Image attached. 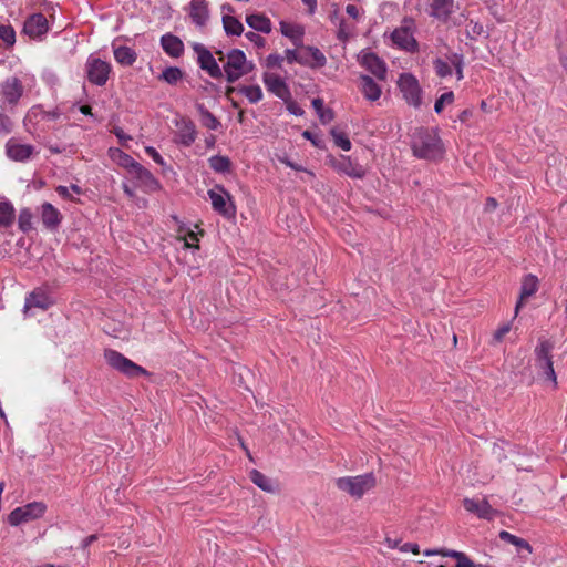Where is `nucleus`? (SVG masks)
Masks as SVG:
<instances>
[{
    "label": "nucleus",
    "mask_w": 567,
    "mask_h": 567,
    "mask_svg": "<svg viewBox=\"0 0 567 567\" xmlns=\"http://www.w3.org/2000/svg\"><path fill=\"white\" fill-rule=\"evenodd\" d=\"M412 148L415 156L426 159H436L444 153L443 144L437 133L425 128H420L414 133Z\"/></svg>",
    "instance_id": "obj_1"
},
{
    "label": "nucleus",
    "mask_w": 567,
    "mask_h": 567,
    "mask_svg": "<svg viewBox=\"0 0 567 567\" xmlns=\"http://www.w3.org/2000/svg\"><path fill=\"white\" fill-rule=\"evenodd\" d=\"M254 68L255 64L247 60L246 54L241 50L233 49L227 53L226 62L221 70L226 74V80L233 83L250 73Z\"/></svg>",
    "instance_id": "obj_2"
},
{
    "label": "nucleus",
    "mask_w": 567,
    "mask_h": 567,
    "mask_svg": "<svg viewBox=\"0 0 567 567\" xmlns=\"http://www.w3.org/2000/svg\"><path fill=\"white\" fill-rule=\"evenodd\" d=\"M336 486L354 498H361L375 486V477L372 473L357 476H343L336 481Z\"/></svg>",
    "instance_id": "obj_3"
},
{
    "label": "nucleus",
    "mask_w": 567,
    "mask_h": 567,
    "mask_svg": "<svg viewBox=\"0 0 567 567\" xmlns=\"http://www.w3.org/2000/svg\"><path fill=\"white\" fill-rule=\"evenodd\" d=\"M554 349V343L545 338L538 339V344L536 346L534 353H535V361H536V368L543 371L544 375L547 380H549L553 385L555 386L557 384L556 373L553 367V360H551V351Z\"/></svg>",
    "instance_id": "obj_4"
},
{
    "label": "nucleus",
    "mask_w": 567,
    "mask_h": 567,
    "mask_svg": "<svg viewBox=\"0 0 567 567\" xmlns=\"http://www.w3.org/2000/svg\"><path fill=\"white\" fill-rule=\"evenodd\" d=\"M104 358L110 367L125 374L126 377L134 378L137 375H147V371L143 367L137 365L118 351L107 349L104 351Z\"/></svg>",
    "instance_id": "obj_5"
},
{
    "label": "nucleus",
    "mask_w": 567,
    "mask_h": 567,
    "mask_svg": "<svg viewBox=\"0 0 567 567\" xmlns=\"http://www.w3.org/2000/svg\"><path fill=\"white\" fill-rule=\"evenodd\" d=\"M213 209L225 218H233L236 215V206L230 194L221 185H216L208 192Z\"/></svg>",
    "instance_id": "obj_6"
},
{
    "label": "nucleus",
    "mask_w": 567,
    "mask_h": 567,
    "mask_svg": "<svg viewBox=\"0 0 567 567\" xmlns=\"http://www.w3.org/2000/svg\"><path fill=\"white\" fill-rule=\"evenodd\" d=\"M45 511L47 505L44 503L32 502L14 508L8 516V523L11 526H19L42 517Z\"/></svg>",
    "instance_id": "obj_7"
},
{
    "label": "nucleus",
    "mask_w": 567,
    "mask_h": 567,
    "mask_svg": "<svg viewBox=\"0 0 567 567\" xmlns=\"http://www.w3.org/2000/svg\"><path fill=\"white\" fill-rule=\"evenodd\" d=\"M413 27L414 23L412 20H404L403 24L396 28L391 34L393 43L405 51H415L417 42L414 38Z\"/></svg>",
    "instance_id": "obj_8"
},
{
    "label": "nucleus",
    "mask_w": 567,
    "mask_h": 567,
    "mask_svg": "<svg viewBox=\"0 0 567 567\" xmlns=\"http://www.w3.org/2000/svg\"><path fill=\"white\" fill-rule=\"evenodd\" d=\"M23 86L18 78H9L0 84V106L16 105L22 96Z\"/></svg>",
    "instance_id": "obj_9"
},
{
    "label": "nucleus",
    "mask_w": 567,
    "mask_h": 567,
    "mask_svg": "<svg viewBox=\"0 0 567 567\" xmlns=\"http://www.w3.org/2000/svg\"><path fill=\"white\" fill-rule=\"evenodd\" d=\"M398 85L404 100L412 106L421 105V89L417 80L412 74H401Z\"/></svg>",
    "instance_id": "obj_10"
},
{
    "label": "nucleus",
    "mask_w": 567,
    "mask_h": 567,
    "mask_svg": "<svg viewBox=\"0 0 567 567\" xmlns=\"http://www.w3.org/2000/svg\"><path fill=\"white\" fill-rule=\"evenodd\" d=\"M111 65L99 58L91 55L86 62L87 79L96 85H104L109 79Z\"/></svg>",
    "instance_id": "obj_11"
},
{
    "label": "nucleus",
    "mask_w": 567,
    "mask_h": 567,
    "mask_svg": "<svg viewBox=\"0 0 567 567\" xmlns=\"http://www.w3.org/2000/svg\"><path fill=\"white\" fill-rule=\"evenodd\" d=\"M176 127L175 142L183 146H190L196 137L197 131L194 122L187 117L178 116L174 120Z\"/></svg>",
    "instance_id": "obj_12"
},
{
    "label": "nucleus",
    "mask_w": 567,
    "mask_h": 567,
    "mask_svg": "<svg viewBox=\"0 0 567 567\" xmlns=\"http://www.w3.org/2000/svg\"><path fill=\"white\" fill-rule=\"evenodd\" d=\"M193 50L197 54V60L200 68L215 79L223 76V70L216 62L213 54L203 45L202 43L195 42L193 43Z\"/></svg>",
    "instance_id": "obj_13"
},
{
    "label": "nucleus",
    "mask_w": 567,
    "mask_h": 567,
    "mask_svg": "<svg viewBox=\"0 0 567 567\" xmlns=\"http://www.w3.org/2000/svg\"><path fill=\"white\" fill-rule=\"evenodd\" d=\"M34 153L35 148L33 145L23 144L18 138L12 137L6 143V154L11 161L27 162Z\"/></svg>",
    "instance_id": "obj_14"
},
{
    "label": "nucleus",
    "mask_w": 567,
    "mask_h": 567,
    "mask_svg": "<svg viewBox=\"0 0 567 567\" xmlns=\"http://www.w3.org/2000/svg\"><path fill=\"white\" fill-rule=\"evenodd\" d=\"M135 186L144 193H154L161 189V184L157 178L143 165H140L131 175Z\"/></svg>",
    "instance_id": "obj_15"
},
{
    "label": "nucleus",
    "mask_w": 567,
    "mask_h": 567,
    "mask_svg": "<svg viewBox=\"0 0 567 567\" xmlns=\"http://www.w3.org/2000/svg\"><path fill=\"white\" fill-rule=\"evenodd\" d=\"M463 506L467 512L482 519L492 520L496 516V511L486 498H464Z\"/></svg>",
    "instance_id": "obj_16"
},
{
    "label": "nucleus",
    "mask_w": 567,
    "mask_h": 567,
    "mask_svg": "<svg viewBox=\"0 0 567 567\" xmlns=\"http://www.w3.org/2000/svg\"><path fill=\"white\" fill-rule=\"evenodd\" d=\"M48 31L49 22L42 13H33L24 21L23 32L31 39H41Z\"/></svg>",
    "instance_id": "obj_17"
},
{
    "label": "nucleus",
    "mask_w": 567,
    "mask_h": 567,
    "mask_svg": "<svg viewBox=\"0 0 567 567\" xmlns=\"http://www.w3.org/2000/svg\"><path fill=\"white\" fill-rule=\"evenodd\" d=\"M360 63L369 72H371L379 80H384L386 75L385 63L372 52H363L360 55Z\"/></svg>",
    "instance_id": "obj_18"
},
{
    "label": "nucleus",
    "mask_w": 567,
    "mask_h": 567,
    "mask_svg": "<svg viewBox=\"0 0 567 567\" xmlns=\"http://www.w3.org/2000/svg\"><path fill=\"white\" fill-rule=\"evenodd\" d=\"M262 80L269 92L281 100L288 99L290 94L289 89L281 76L275 73L266 72L262 75Z\"/></svg>",
    "instance_id": "obj_19"
},
{
    "label": "nucleus",
    "mask_w": 567,
    "mask_h": 567,
    "mask_svg": "<svg viewBox=\"0 0 567 567\" xmlns=\"http://www.w3.org/2000/svg\"><path fill=\"white\" fill-rule=\"evenodd\" d=\"M188 13L194 24L200 28L206 25L209 19L208 2L206 0H190Z\"/></svg>",
    "instance_id": "obj_20"
},
{
    "label": "nucleus",
    "mask_w": 567,
    "mask_h": 567,
    "mask_svg": "<svg viewBox=\"0 0 567 567\" xmlns=\"http://www.w3.org/2000/svg\"><path fill=\"white\" fill-rule=\"evenodd\" d=\"M52 305L50 296L43 289H35L27 298L24 303V312L28 313L32 308L42 310L48 309Z\"/></svg>",
    "instance_id": "obj_21"
},
{
    "label": "nucleus",
    "mask_w": 567,
    "mask_h": 567,
    "mask_svg": "<svg viewBox=\"0 0 567 567\" xmlns=\"http://www.w3.org/2000/svg\"><path fill=\"white\" fill-rule=\"evenodd\" d=\"M161 45L164 52L172 58H179L184 52L183 41L172 33L162 35Z\"/></svg>",
    "instance_id": "obj_22"
},
{
    "label": "nucleus",
    "mask_w": 567,
    "mask_h": 567,
    "mask_svg": "<svg viewBox=\"0 0 567 567\" xmlns=\"http://www.w3.org/2000/svg\"><path fill=\"white\" fill-rule=\"evenodd\" d=\"M430 8L432 17L446 21L454 11V0H431Z\"/></svg>",
    "instance_id": "obj_23"
},
{
    "label": "nucleus",
    "mask_w": 567,
    "mask_h": 567,
    "mask_svg": "<svg viewBox=\"0 0 567 567\" xmlns=\"http://www.w3.org/2000/svg\"><path fill=\"white\" fill-rule=\"evenodd\" d=\"M538 289V279L536 276L529 274L524 277L520 288V299L515 307V315L518 313L523 305V300L532 297Z\"/></svg>",
    "instance_id": "obj_24"
},
{
    "label": "nucleus",
    "mask_w": 567,
    "mask_h": 567,
    "mask_svg": "<svg viewBox=\"0 0 567 567\" xmlns=\"http://www.w3.org/2000/svg\"><path fill=\"white\" fill-rule=\"evenodd\" d=\"M360 90L364 97L371 102L379 100L381 96V87L368 75L360 76Z\"/></svg>",
    "instance_id": "obj_25"
},
{
    "label": "nucleus",
    "mask_w": 567,
    "mask_h": 567,
    "mask_svg": "<svg viewBox=\"0 0 567 567\" xmlns=\"http://www.w3.org/2000/svg\"><path fill=\"white\" fill-rule=\"evenodd\" d=\"M61 117V112L55 109L53 111H45L41 106H33L27 114L25 120L29 122L35 121L37 123L41 121H56Z\"/></svg>",
    "instance_id": "obj_26"
},
{
    "label": "nucleus",
    "mask_w": 567,
    "mask_h": 567,
    "mask_svg": "<svg viewBox=\"0 0 567 567\" xmlns=\"http://www.w3.org/2000/svg\"><path fill=\"white\" fill-rule=\"evenodd\" d=\"M42 223L49 229H55L61 223V214L51 204L45 203L42 205Z\"/></svg>",
    "instance_id": "obj_27"
},
{
    "label": "nucleus",
    "mask_w": 567,
    "mask_h": 567,
    "mask_svg": "<svg viewBox=\"0 0 567 567\" xmlns=\"http://www.w3.org/2000/svg\"><path fill=\"white\" fill-rule=\"evenodd\" d=\"M111 155L117 164L125 169H127L130 176L134 173V171L141 165L136 162L131 155L122 152L118 148L111 150Z\"/></svg>",
    "instance_id": "obj_28"
},
{
    "label": "nucleus",
    "mask_w": 567,
    "mask_h": 567,
    "mask_svg": "<svg viewBox=\"0 0 567 567\" xmlns=\"http://www.w3.org/2000/svg\"><path fill=\"white\" fill-rule=\"evenodd\" d=\"M246 23L254 30L262 32V33H270L271 32V22L270 20L259 13L248 14L246 17Z\"/></svg>",
    "instance_id": "obj_29"
},
{
    "label": "nucleus",
    "mask_w": 567,
    "mask_h": 567,
    "mask_svg": "<svg viewBox=\"0 0 567 567\" xmlns=\"http://www.w3.org/2000/svg\"><path fill=\"white\" fill-rule=\"evenodd\" d=\"M280 30L285 37L290 38L295 44L300 45L305 34V30L301 25L282 21L280 22Z\"/></svg>",
    "instance_id": "obj_30"
},
{
    "label": "nucleus",
    "mask_w": 567,
    "mask_h": 567,
    "mask_svg": "<svg viewBox=\"0 0 567 567\" xmlns=\"http://www.w3.org/2000/svg\"><path fill=\"white\" fill-rule=\"evenodd\" d=\"M236 91L235 87H229L227 93ZM250 103L255 104L262 100V91L259 85H244L237 89Z\"/></svg>",
    "instance_id": "obj_31"
},
{
    "label": "nucleus",
    "mask_w": 567,
    "mask_h": 567,
    "mask_svg": "<svg viewBox=\"0 0 567 567\" xmlns=\"http://www.w3.org/2000/svg\"><path fill=\"white\" fill-rule=\"evenodd\" d=\"M114 58L122 65H132L137 58L136 52L130 47L121 45L114 48Z\"/></svg>",
    "instance_id": "obj_32"
},
{
    "label": "nucleus",
    "mask_w": 567,
    "mask_h": 567,
    "mask_svg": "<svg viewBox=\"0 0 567 567\" xmlns=\"http://www.w3.org/2000/svg\"><path fill=\"white\" fill-rule=\"evenodd\" d=\"M221 22L227 35H240L244 32L243 23L231 14H223Z\"/></svg>",
    "instance_id": "obj_33"
},
{
    "label": "nucleus",
    "mask_w": 567,
    "mask_h": 567,
    "mask_svg": "<svg viewBox=\"0 0 567 567\" xmlns=\"http://www.w3.org/2000/svg\"><path fill=\"white\" fill-rule=\"evenodd\" d=\"M249 477L251 482L256 484L260 489L267 493H274L276 491L274 482L261 472L252 470L249 474Z\"/></svg>",
    "instance_id": "obj_34"
},
{
    "label": "nucleus",
    "mask_w": 567,
    "mask_h": 567,
    "mask_svg": "<svg viewBox=\"0 0 567 567\" xmlns=\"http://www.w3.org/2000/svg\"><path fill=\"white\" fill-rule=\"evenodd\" d=\"M14 207L10 202H0V227L7 228L13 224Z\"/></svg>",
    "instance_id": "obj_35"
},
{
    "label": "nucleus",
    "mask_w": 567,
    "mask_h": 567,
    "mask_svg": "<svg viewBox=\"0 0 567 567\" xmlns=\"http://www.w3.org/2000/svg\"><path fill=\"white\" fill-rule=\"evenodd\" d=\"M209 166L216 173H227L230 171V159L227 156L215 155L208 159Z\"/></svg>",
    "instance_id": "obj_36"
},
{
    "label": "nucleus",
    "mask_w": 567,
    "mask_h": 567,
    "mask_svg": "<svg viewBox=\"0 0 567 567\" xmlns=\"http://www.w3.org/2000/svg\"><path fill=\"white\" fill-rule=\"evenodd\" d=\"M499 538L506 543L516 546L518 549H525L526 551L532 553V547L525 539L519 538L506 530H502L499 533Z\"/></svg>",
    "instance_id": "obj_37"
},
{
    "label": "nucleus",
    "mask_w": 567,
    "mask_h": 567,
    "mask_svg": "<svg viewBox=\"0 0 567 567\" xmlns=\"http://www.w3.org/2000/svg\"><path fill=\"white\" fill-rule=\"evenodd\" d=\"M312 106L323 124L330 123L333 120V112L324 107L321 99L312 100Z\"/></svg>",
    "instance_id": "obj_38"
},
{
    "label": "nucleus",
    "mask_w": 567,
    "mask_h": 567,
    "mask_svg": "<svg viewBox=\"0 0 567 567\" xmlns=\"http://www.w3.org/2000/svg\"><path fill=\"white\" fill-rule=\"evenodd\" d=\"M340 168L350 177L362 178L364 168L361 165L353 164L350 159H344Z\"/></svg>",
    "instance_id": "obj_39"
},
{
    "label": "nucleus",
    "mask_w": 567,
    "mask_h": 567,
    "mask_svg": "<svg viewBox=\"0 0 567 567\" xmlns=\"http://www.w3.org/2000/svg\"><path fill=\"white\" fill-rule=\"evenodd\" d=\"M183 78V72L177 66H168L166 68L159 79L165 81L168 84H176Z\"/></svg>",
    "instance_id": "obj_40"
},
{
    "label": "nucleus",
    "mask_w": 567,
    "mask_h": 567,
    "mask_svg": "<svg viewBox=\"0 0 567 567\" xmlns=\"http://www.w3.org/2000/svg\"><path fill=\"white\" fill-rule=\"evenodd\" d=\"M198 111L202 115L203 124L209 130H217L220 122L203 105L198 106Z\"/></svg>",
    "instance_id": "obj_41"
},
{
    "label": "nucleus",
    "mask_w": 567,
    "mask_h": 567,
    "mask_svg": "<svg viewBox=\"0 0 567 567\" xmlns=\"http://www.w3.org/2000/svg\"><path fill=\"white\" fill-rule=\"evenodd\" d=\"M19 228L23 233H28L32 228V213L28 208H23L19 213Z\"/></svg>",
    "instance_id": "obj_42"
},
{
    "label": "nucleus",
    "mask_w": 567,
    "mask_h": 567,
    "mask_svg": "<svg viewBox=\"0 0 567 567\" xmlns=\"http://www.w3.org/2000/svg\"><path fill=\"white\" fill-rule=\"evenodd\" d=\"M309 53H310V68H321L326 65L327 59L324 54L315 47H309Z\"/></svg>",
    "instance_id": "obj_43"
},
{
    "label": "nucleus",
    "mask_w": 567,
    "mask_h": 567,
    "mask_svg": "<svg viewBox=\"0 0 567 567\" xmlns=\"http://www.w3.org/2000/svg\"><path fill=\"white\" fill-rule=\"evenodd\" d=\"M466 34L470 39L476 40L478 37L485 33L484 27L482 23L470 20L465 27Z\"/></svg>",
    "instance_id": "obj_44"
},
{
    "label": "nucleus",
    "mask_w": 567,
    "mask_h": 567,
    "mask_svg": "<svg viewBox=\"0 0 567 567\" xmlns=\"http://www.w3.org/2000/svg\"><path fill=\"white\" fill-rule=\"evenodd\" d=\"M444 556H450L456 559V567H474L473 561L463 553L456 550H446Z\"/></svg>",
    "instance_id": "obj_45"
},
{
    "label": "nucleus",
    "mask_w": 567,
    "mask_h": 567,
    "mask_svg": "<svg viewBox=\"0 0 567 567\" xmlns=\"http://www.w3.org/2000/svg\"><path fill=\"white\" fill-rule=\"evenodd\" d=\"M452 64H451V61L449 60L447 61H444L442 59H436L434 61V69H435V72L436 74L440 76V78H446L449 75L452 74Z\"/></svg>",
    "instance_id": "obj_46"
},
{
    "label": "nucleus",
    "mask_w": 567,
    "mask_h": 567,
    "mask_svg": "<svg viewBox=\"0 0 567 567\" xmlns=\"http://www.w3.org/2000/svg\"><path fill=\"white\" fill-rule=\"evenodd\" d=\"M0 39L8 45H12L16 42V32L9 24L0 23Z\"/></svg>",
    "instance_id": "obj_47"
},
{
    "label": "nucleus",
    "mask_w": 567,
    "mask_h": 567,
    "mask_svg": "<svg viewBox=\"0 0 567 567\" xmlns=\"http://www.w3.org/2000/svg\"><path fill=\"white\" fill-rule=\"evenodd\" d=\"M331 135L333 137V141L337 146H339L343 151H350L351 150V142L347 137L346 134L338 132L336 130L331 131Z\"/></svg>",
    "instance_id": "obj_48"
},
{
    "label": "nucleus",
    "mask_w": 567,
    "mask_h": 567,
    "mask_svg": "<svg viewBox=\"0 0 567 567\" xmlns=\"http://www.w3.org/2000/svg\"><path fill=\"white\" fill-rule=\"evenodd\" d=\"M454 100V94L453 92H446L444 94H442L435 102L434 104V111L436 113H441L444 105L446 104H451Z\"/></svg>",
    "instance_id": "obj_49"
},
{
    "label": "nucleus",
    "mask_w": 567,
    "mask_h": 567,
    "mask_svg": "<svg viewBox=\"0 0 567 567\" xmlns=\"http://www.w3.org/2000/svg\"><path fill=\"white\" fill-rule=\"evenodd\" d=\"M178 239L183 240V246L185 248H193V247L198 248V245H193L190 243V241L198 240L197 234L193 230H188L187 234H185L184 236L179 235Z\"/></svg>",
    "instance_id": "obj_50"
},
{
    "label": "nucleus",
    "mask_w": 567,
    "mask_h": 567,
    "mask_svg": "<svg viewBox=\"0 0 567 567\" xmlns=\"http://www.w3.org/2000/svg\"><path fill=\"white\" fill-rule=\"evenodd\" d=\"M450 61H451V64L456 70L457 79L458 80L463 79V70H462L463 69V56L458 55V54H453L450 56Z\"/></svg>",
    "instance_id": "obj_51"
},
{
    "label": "nucleus",
    "mask_w": 567,
    "mask_h": 567,
    "mask_svg": "<svg viewBox=\"0 0 567 567\" xmlns=\"http://www.w3.org/2000/svg\"><path fill=\"white\" fill-rule=\"evenodd\" d=\"M11 131H12L11 120L7 115L0 113V136L9 134Z\"/></svg>",
    "instance_id": "obj_52"
},
{
    "label": "nucleus",
    "mask_w": 567,
    "mask_h": 567,
    "mask_svg": "<svg viewBox=\"0 0 567 567\" xmlns=\"http://www.w3.org/2000/svg\"><path fill=\"white\" fill-rule=\"evenodd\" d=\"M145 152L146 154L152 157V159L161 165V166H164L165 165V161L164 158L162 157V155L153 147V146H146L145 147Z\"/></svg>",
    "instance_id": "obj_53"
},
{
    "label": "nucleus",
    "mask_w": 567,
    "mask_h": 567,
    "mask_svg": "<svg viewBox=\"0 0 567 567\" xmlns=\"http://www.w3.org/2000/svg\"><path fill=\"white\" fill-rule=\"evenodd\" d=\"M245 37L258 48H262L266 43V40L261 35L252 31L247 32Z\"/></svg>",
    "instance_id": "obj_54"
},
{
    "label": "nucleus",
    "mask_w": 567,
    "mask_h": 567,
    "mask_svg": "<svg viewBox=\"0 0 567 567\" xmlns=\"http://www.w3.org/2000/svg\"><path fill=\"white\" fill-rule=\"evenodd\" d=\"M290 168L303 173V176H301V179L303 182H311L315 178V174L311 171H308L307 168L302 167L301 165L293 163Z\"/></svg>",
    "instance_id": "obj_55"
},
{
    "label": "nucleus",
    "mask_w": 567,
    "mask_h": 567,
    "mask_svg": "<svg viewBox=\"0 0 567 567\" xmlns=\"http://www.w3.org/2000/svg\"><path fill=\"white\" fill-rule=\"evenodd\" d=\"M284 56L279 54H270L267 56L266 64L268 68L281 66Z\"/></svg>",
    "instance_id": "obj_56"
},
{
    "label": "nucleus",
    "mask_w": 567,
    "mask_h": 567,
    "mask_svg": "<svg viewBox=\"0 0 567 567\" xmlns=\"http://www.w3.org/2000/svg\"><path fill=\"white\" fill-rule=\"evenodd\" d=\"M298 63L301 65L310 66L311 62H310L309 47H306L301 51H299Z\"/></svg>",
    "instance_id": "obj_57"
},
{
    "label": "nucleus",
    "mask_w": 567,
    "mask_h": 567,
    "mask_svg": "<svg viewBox=\"0 0 567 567\" xmlns=\"http://www.w3.org/2000/svg\"><path fill=\"white\" fill-rule=\"evenodd\" d=\"M511 326L504 324L503 327L498 328L494 333V339L496 341H502V339L509 332Z\"/></svg>",
    "instance_id": "obj_58"
},
{
    "label": "nucleus",
    "mask_w": 567,
    "mask_h": 567,
    "mask_svg": "<svg viewBox=\"0 0 567 567\" xmlns=\"http://www.w3.org/2000/svg\"><path fill=\"white\" fill-rule=\"evenodd\" d=\"M298 58H299V51L290 50V49L285 51L284 59H286L288 61V63H290V64L295 63V62L298 63Z\"/></svg>",
    "instance_id": "obj_59"
},
{
    "label": "nucleus",
    "mask_w": 567,
    "mask_h": 567,
    "mask_svg": "<svg viewBox=\"0 0 567 567\" xmlns=\"http://www.w3.org/2000/svg\"><path fill=\"white\" fill-rule=\"evenodd\" d=\"M400 551H402V553L412 551L413 554H419V553H420V548H419V545H417V544H414V543H405V544H403V545L400 547Z\"/></svg>",
    "instance_id": "obj_60"
},
{
    "label": "nucleus",
    "mask_w": 567,
    "mask_h": 567,
    "mask_svg": "<svg viewBox=\"0 0 567 567\" xmlns=\"http://www.w3.org/2000/svg\"><path fill=\"white\" fill-rule=\"evenodd\" d=\"M55 190L61 197L72 199L71 190L68 186L60 185L55 188Z\"/></svg>",
    "instance_id": "obj_61"
},
{
    "label": "nucleus",
    "mask_w": 567,
    "mask_h": 567,
    "mask_svg": "<svg viewBox=\"0 0 567 567\" xmlns=\"http://www.w3.org/2000/svg\"><path fill=\"white\" fill-rule=\"evenodd\" d=\"M287 109L291 114L296 116H301L303 114V110L296 103H289Z\"/></svg>",
    "instance_id": "obj_62"
},
{
    "label": "nucleus",
    "mask_w": 567,
    "mask_h": 567,
    "mask_svg": "<svg viewBox=\"0 0 567 567\" xmlns=\"http://www.w3.org/2000/svg\"><path fill=\"white\" fill-rule=\"evenodd\" d=\"M346 11L353 19H357L359 17V9L354 4H348Z\"/></svg>",
    "instance_id": "obj_63"
},
{
    "label": "nucleus",
    "mask_w": 567,
    "mask_h": 567,
    "mask_svg": "<svg viewBox=\"0 0 567 567\" xmlns=\"http://www.w3.org/2000/svg\"><path fill=\"white\" fill-rule=\"evenodd\" d=\"M385 544L389 548L394 549L398 548L400 550V540L399 539H392L390 537L385 538Z\"/></svg>",
    "instance_id": "obj_64"
}]
</instances>
